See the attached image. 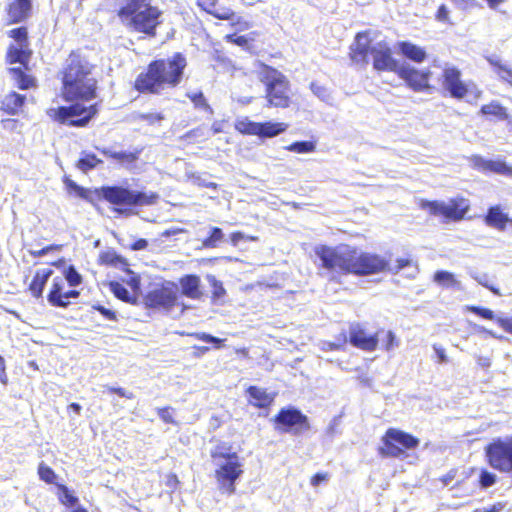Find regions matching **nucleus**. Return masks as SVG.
<instances>
[{"mask_svg":"<svg viewBox=\"0 0 512 512\" xmlns=\"http://www.w3.org/2000/svg\"><path fill=\"white\" fill-rule=\"evenodd\" d=\"M377 337L383 335L381 339L382 348L386 351H390L395 347L399 346V340L397 339L395 333L391 330L380 329L376 332Z\"/></svg>","mask_w":512,"mask_h":512,"instance_id":"37998d69","label":"nucleus"},{"mask_svg":"<svg viewBox=\"0 0 512 512\" xmlns=\"http://www.w3.org/2000/svg\"><path fill=\"white\" fill-rule=\"evenodd\" d=\"M98 104L83 106L78 103L49 108L46 115L53 121L69 127H85L97 115Z\"/></svg>","mask_w":512,"mask_h":512,"instance_id":"ddd939ff","label":"nucleus"},{"mask_svg":"<svg viewBox=\"0 0 512 512\" xmlns=\"http://www.w3.org/2000/svg\"><path fill=\"white\" fill-rule=\"evenodd\" d=\"M38 476L39 478L47 484H55L57 486V478L58 476L54 472V470L48 465L41 463L38 466Z\"/></svg>","mask_w":512,"mask_h":512,"instance_id":"49530a36","label":"nucleus"},{"mask_svg":"<svg viewBox=\"0 0 512 512\" xmlns=\"http://www.w3.org/2000/svg\"><path fill=\"white\" fill-rule=\"evenodd\" d=\"M397 49L402 57L415 63H422L428 57L424 47L410 41H399L397 43Z\"/></svg>","mask_w":512,"mask_h":512,"instance_id":"393cba45","label":"nucleus"},{"mask_svg":"<svg viewBox=\"0 0 512 512\" xmlns=\"http://www.w3.org/2000/svg\"><path fill=\"white\" fill-rule=\"evenodd\" d=\"M186 97L192 102L195 109L202 110L208 114L214 113L212 106L208 103L202 91L188 92Z\"/></svg>","mask_w":512,"mask_h":512,"instance_id":"c9c22d12","label":"nucleus"},{"mask_svg":"<svg viewBox=\"0 0 512 512\" xmlns=\"http://www.w3.org/2000/svg\"><path fill=\"white\" fill-rule=\"evenodd\" d=\"M435 19L438 21V22H441V23H448V24H451V21H450V18H449V10L448 8L446 7V5L444 4H441L436 13H435Z\"/></svg>","mask_w":512,"mask_h":512,"instance_id":"6e6d98bb","label":"nucleus"},{"mask_svg":"<svg viewBox=\"0 0 512 512\" xmlns=\"http://www.w3.org/2000/svg\"><path fill=\"white\" fill-rule=\"evenodd\" d=\"M206 280L208 281L211 287V302L219 303L222 302L223 299L227 295V291L224 287V284L221 280L217 279L216 276L212 274L206 275Z\"/></svg>","mask_w":512,"mask_h":512,"instance_id":"473e14b6","label":"nucleus"},{"mask_svg":"<svg viewBox=\"0 0 512 512\" xmlns=\"http://www.w3.org/2000/svg\"><path fill=\"white\" fill-rule=\"evenodd\" d=\"M186 67V57L180 52L168 58H156L136 75L132 89L139 95H159L180 85Z\"/></svg>","mask_w":512,"mask_h":512,"instance_id":"7ed1b4c3","label":"nucleus"},{"mask_svg":"<svg viewBox=\"0 0 512 512\" xmlns=\"http://www.w3.org/2000/svg\"><path fill=\"white\" fill-rule=\"evenodd\" d=\"M349 342L360 350L372 352L376 350L379 339L376 333L370 335L362 326L356 324L350 327Z\"/></svg>","mask_w":512,"mask_h":512,"instance_id":"aec40b11","label":"nucleus"},{"mask_svg":"<svg viewBox=\"0 0 512 512\" xmlns=\"http://www.w3.org/2000/svg\"><path fill=\"white\" fill-rule=\"evenodd\" d=\"M229 240H230L231 245L236 247L242 241L256 242V241H258V237L253 236V235H245L241 231H234V232L230 233Z\"/></svg>","mask_w":512,"mask_h":512,"instance_id":"09e8293b","label":"nucleus"},{"mask_svg":"<svg viewBox=\"0 0 512 512\" xmlns=\"http://www.w3.org/2000/svg\"><path fill=\"white\" fill-rule=\"evenodd\" d=\"M396 75L414 92H424L431 88V72L427 69L420 70L407 64H401Z\"/></svg>","mask_w":512,"mask_h":512,"instance_id":"a211bd4d","label":"nucleus"},{"mask_svg":"<svg viewBox=\"0 0 512 512\" xmlns=\"http://www.w3.org/2000/svg\"><path fill=\"white\" fill-rule=\"evenodd\" d=\"M100 153L104 155L105 157L115 160L118 163L121 164H132L134 163L138 158L140 154V150L135 151H112L107 148L99 149Z\"/></svg>","mask_w":512,"mask_h":512,"instance_id":"c756f323","label":"nucleus"},{"mask_svg":"<svg viewBox=\"0 0 512 512\" xmlns=\"http://www.w3.org/2000/svg\"><path fill=\"white\" fill-rule=\"evenodd\" d=\"M433 280L437 284H439L443 287H446V288H449V287L456 288V289L461 288V283L459 280H457L456 276L453 273L446 271V270L436 271L434 273Z\"/></svg>","mask_w":512,"mask_h":512,"instance_id":"f704fd0d","label":"nucleus"},{"mask_svg":"<svg viewBox=\"0 0 512 512\" xmlns=\"http://www.w3.org/2000/svg\"><path fill=\"white\" fill-rule=\"evenodd\" d=\"M62 248L61 245H58V244H50V245H47L39 250H31L29 253L31 256L33 257H41V256H44L46 254H48L49 252L51 251H58Z\"/></svg>","mask_w":512,"mask_h":512,"instance_id":"4d7b16f0","label":"nucleus"},{"mask_svg":"<svg viewBox=\"0 0 512 512\" xmlns=\"http://www.w3.org/2000/svg\"><path fill=\"white\" fill-rule=\"evenodd\" d=\"M314 252L320 259L322 268L344 275L368 276L389 268V261L381 255L360 251L347 244L336 247L319 245Z\"/></svg>","mask_w":512,"mask_h":512,"instance_id":"f257e3e1","label":"nucleus"},{"mask_svg":"<svg viewBox=\"0 0 512 512\" xmlns=\"http://www.w3.org/2000/svg\"><path fill=\"white\" fill-rule=\"evenodd\" d=\"M258 123L249 120L248 118H242L236 120L234 127L235 130L242 135H253L257 136L258 134Z\"/></svg>","mask_w":512,"mask_h":512,"instance_id":"a19ab883","label":"nucleus"},{"mask_svg":"<svg viewBox=\"0 0 512 512\" xmlns=\"http://www.w3.org/2000/svg\"><path fill=\"white\" fill-rule=\"evenodd\" d=\"M271 421L275 431L280 434L300 436L311 430L309 417L293 406L281 408Z\"/></svg>","mask_w":512,"mask_h":512,"instance_id":"4468645a","label":"nucleus"},{"mask_svg":"<svg viewBox=\"0 0 512 512\" xmlns=\"http://www.w3.org/2000/svg\"><path fill=\"white\" fill-rule=\"evenodd\" d=\"M418 206L430 216L440 217L443 222L462 221L471 207L469 200L461 195L452 197L447 202L420 199Z\"/></svg>","mask_w":512,"mask_h":512,"instance_id":"f8f14e48","label":"nucleus"},{"mask_svg":"<svg viewBox=\"0 0 512 512\" xmlns=\"http://www.w3.org/2000/svg\"><path fill=\"white\" fill-rule=\"evenodd\" d=\"M288 125L283 122H259L258 134L260 138H272L286 131Z\"/></svg>","mask_w":512,"mask_h":512,"instance_id":"7c9ffc66","label":"nucleus"},{"mask_svg":"<svg viewBox=\"0 0 512 512\" xmlns=\"http://www.w3.org/2000/svg\"><path fill=\"white\" fill-rule=\"evenodd\" d=\"M484 222L486 225L495 228L497 230H504L508 223H511V219L508 218L499 205L489 207L486 215L484 216Z\"/></svg>","mask_w":512,"mask_h":512,"instance_id":"cd10ccee","label":"nucleus"},{"mask_svg":"<svg viewBox=\"0 0 512 512\" xmlns=\"http://www.w3.org/2000/svg\"><path fill=\"white\" fill-rule=\"evenodd\" d=\"M164 118V114H162L161 112L141 113L138 115V119L146 122L148 125L160 123L162 120H164Z\"/></svg>","mask_w":512,"mask_h":512,"instance_id":"864d4df0","label":"nucleus"},{"mask_svg":"<svg viewBox=\"0 0 512 512\" xmlns=\"http://www.w3.org/2000/svg\"><path fill=\"white\" fill-rule=\"evenodd\" d=\"M475 280L482 286H484L485 288L489 289L493 294L497 295V296H500L501 295V291L498 287H496L495 285L493 284H490L487 280L485 279H482L481 277H478L476 276L475 277Z\"/></svg>","mask_w":512,"mask_h":512,"instance_id":"338daca9","label":"nucleus"},{"mask_svg":"<svg viewBox=\"0 0 512 512\" xmlns=\"http://www.w3.org/2000/svg\"><path fill=\"white\" fill-rule=\"evenodd\" d=\"M441 87L451 98L478 101L483 97V91L474 81H465L462 71L456 66H446L441 74Z\"/></svg>","mask_w":512,"mask_h":512,"instance_id":"9d476101","label":"nucleus"},{"mask_svg":"<svg viewBox=\"0 0 512 512\" xmlns=\"http://www.w3.org/2000/svg\"><path fill=\"white\" fill-rule=\"evenodd\" d=\"M488 61L498 78L512 86V67L497 59H489Z\"/></svg>","mask_w":512,"mask_h":512,"instance_id":"e433bc0d","label":"nucleus"},{"mask_svg":"<svg viewBox=\"0 0 512 512\" xmlns=\"http://www.w3.org/2000/svg\"><path fill=\"white\" fill-rule=\"evenodd\" d=\"M96 65L81 49L71 50L57 72L61 96L66 102H89L98 96Z\"/></svg>","mask_w":512,"mask_h":512,"instance_id":"f03ea898","label":"nucleus"},{"mask_svg":"<svg viewBox=\"0 0 512 512\" xmlns=\"http://www.w3.org/2000/svg\"><path fill=\"white\" fill-rule=\"evenodd\" d=\"M286 149L299 154L311 153L315 151L316 144L314 141H296L288 145Z\"/></svg>","mask_w":512,"mask_h":512,"instance_id":"c03bdc74","label":"nucleus"},{"mask_svg":"<svg viewBox=\"0 0 512 512\" xmlns=\"http://www.w3.org/2000/svg\"><path fill=\"white\" fill-rule=\"evenodd\" d=\"M497 325L505 332L512 335V316L511 317H497L495 319Z\"/></svg>","mask_w":512,"mask_h":512,"instance_id":"bf43d9fd","label":"nucleus"},{"mask_svg":"<svg viewBox=\"0 0 512 512\" xmlns=\"http://www.w3.org/2000/svg\"><path fill=\"white\" fill-rule=\"evenodd\" d=\"M165 484L172 491H176L180 486V480L175 473H169L166 475Z\"/></svg>","mask_w":512,"mask_h":512,"instance_id":"e2e57ef3","label":"nucleus"},{"mask_svg":"<svg viewBox=\"0 0 512 512\" xmlns=\"http://www.w3.org/2000/svg\"><path fill=\"white\" fill-rule=\"evenodd\" d=\"M328 479H329V474L327 472H318V473H315L310 478V483L312 486L317 487L321 483L326 482Z\"/></svg>","mask_w":512,"mask_h":512,"instance_id":"0e129e2a","label":"nucleus"},{"mask_svg":"<svg viewBox=\"0 0 512 512\" xmlns=\"http://www.w3.org/2000/svg\"><path fill=\"white\" fill-rule=\"evenodd\" d=\"M82 281V275L73 265L65 267L61 275L52 278L47 293V301L53 307H68L71 304V299H77L80 296V291L76 287Z\"/></svg>","mask_w":512,"mask_h":512,"instance_id":"1a4fd4ad","label":"nucleus"},{"mask_svg":"<svg viewBox=\"0 0 512 512\" xmlns=\"http://www.w3.org/2000/svg\"><path fill=\"white\" fill-rule=\"evenodd\" d=\"M181 293L192 300H199L204 296L201 289V279L196 274H186L179 279Z\"/></svg>","mask_w":512,"mask_h":512,"instance_id":"b1692460","label":"nucleus"},{"mask_svg":"<svg viewBox=\"0 0 512 512\" xmlns=\"http://www.w3.org/2000/svg\"><path fill=\"white\" fill-rule=\"evenodd\" d=\"M9 38L14 40L19 46H30L28 29L26 26H19L7 32Z\"/></svg>","mask_w":512,"mask_h":512,"instance_id":"79ce46f5","label":"nucleus"},{"mask_svg":"<svg viewBox=\"0 0 512 512\" xmlns=\"http://www.w3.org/2000/svg\"><path fill=\"white\" fill-rule=\"evenodd\" d=\"M469 161L473 169L482 173L512 176V167L503 160L485 159L481 155L474 154L470 156Z\"/></svg>","mask_w":512,"mask_h":512,"instance_id":"6ab92c4d","label":"nucleus"},{"mask_svg":"<svg viewBox=\"0 0 512 512\" xmlns=\"http://www.w3.org/2000/svg\"><path fill=\"white\" fill-rule=\"evenodd\" d=\"M231 445L225 442L219 443L210 452L212 459H224L225 462L218 465L214 471V477L219 490L227 495L236 491V481L243 474V464L236 452L231 451Z\"/></svg>","mask_w":512,"mask_h":512,"instance_id":"6e6552de","label":"nucleus"},{"mask_svg":"<svg viewBox=\"0 0 512 512\" xmlns=\"http://www.w3.org/2000/svg\"><path fill=\"white\" fill-rule=\"evenodd\" d=\"M502 509H503V504L498 502V503L491 505L490 507L475 509L474 512H499Z\"/></svg>","mask_w":512,"mask_h":512,"instance_id":"774afa93","label":"nucleus"},{"mask_svg":"<svg viewBox=\"0 0 512 512\" xmlns=\"http://www.w3.org/2000/svg\"><path fill=\"white\" fill-rule=\"evenodd\" d=\"M245 393L248 398V404L257 409H268L275 400L273 393H269L265 388L256 385L248 386Z\"/></svg>","mask_w":512,"mask_h":512,"instance_id":"5701e85b","label":"nucleus"},{"mask_svg":"<svg viewBox=\"0 0 512 512\" xmlns=\"http://www.w3.org/2000/svg\"><path fill=\"white\" fill-rule=\"evenodd\" d=\"M52 274L53 271L51 269H39L34 273L33 278L27 287V290L32 297L39 299L43 296L45 285Z\"/></svg>","mask_w":512,"mask_h":512,"instance_id":"bb28decb","label":"nucleus"},{"mask_svg":"<svg viewBox=\"0 0 512 512\" xmlns=\"http://www.w3.org/2000/svg\"><path fill=\"white\" fill-rule=\"evenodd\" d=\"M97 200H105L114 210L129 215L136 207L155 205L159 194L154 191H137L120 185L101 186L94 190Z\"/></svg>","mask_w":512,"mask_h":512,"instance_id":"423d86ee","label":"nucleus"},{"mask_svg":"<svg viewBox=\"0 0 512 512\" xmlns=\"http://www.w3.org/2000/svg\"><path fill=\"white\" fill-rule=\"evenodd\" d=\"M32 50L30 46H16L10 44L6 50L5 61L8 64L20 63L28 69V63L32 57Z\"/></svg>","mask_w":512,"mask_h":512,"instance_id":"a878e982","label":"nucleus"},{"mask_svg":"<svg viewBox=\"0 0 512 512\" xmlns=\"http://www.w3.org/2000/svg\"><path fill=\"white\" fill-rule=\"evenodd\" d=\"M467 310L472 312L473 314H475L481 318L487 319V320H495L497 318V317H495L494 312L491 309L486 308V307L472 305V306H468Z\"/></svg>","mask_w":512,"mask_h":512,"instance_id":"603ef678","label":"nucleus"},{"mask_svg":"<svg viewBox=\"0 0 512 512\" xmlns=\"http://www.w3.org/2000/svg\"><path fill=\"white\" fill-rule=\"evenodd\" d=\"M64 183H65L66 188L68 189L69 192H74L80 198H83V199L91 201L89 199V191L87 189H85L84 187L79 186L76 182H74L73 180H71L69 178H65L64 179Z\"/></svg>","mask_w":512,"mask_h":512,"instance_id":"de8ad7c7","label":"nucleus"},{"mask_svg":"<svg viewBox=\"0 0 512 512\" xmlns=\"http://www.w3.org/2000/svg\"><path fill=\"white\" fill-rule=\"evenodd\" d=\"M157 414L165 423H174L175 422L173 419V416H172V408L169 406L158 408Z\"/></svg>","mask_w":512,"mask_h":512,"instance_id":"680f3d73","label":"nucleus"},{"mask_svg":"<svg viewBox=\"0 0 512 512\" xmlns=\"http://www.w3.org/2000/svg\"><path fill=\"white\" fill-rule=\"evenodd\" d=\"M9 73L12 75L15 80L16 86L20 90H28L37 87V80L34 76L27 74L20 67H12L9 68Z\"/></svg>","mask_w":512,"mask_h":512,"instance_id":"c85d7f7f","label":"nucleus"},{"mask_svg":"<svg viewBox=\"0 0 512 512\" xmlns=\"http://www.w3.org/2000/svg\"><path fill=\"white\" fill-rule=\"evenodd\" d=\"M103 161L98 158L94 153H83L77 160L76 167L83 172L90 171L102 164Z\"/></svg>","mask_w":512,"mask_h":512,"instance_id":"58836bf2","label":"nucleus"},{"mask_svg":"<svg viewBox=\"0 0 512 512\" xmlns=\"http://www.w3.org/2000/svg\"><path fill=\"white\" fill-rule=\"evenodd\" d=\"M497 481V477L494 473L487 469H481L479 474V485L481 488H488L494 485Z\"/></svg>","mask_w":512,"mask_h":512,"instance_id":"8fccbe9b","label":"nucleus"},{"mask_svg":"<svg viewBox=\"0 0 512 512\" xmlns=\"http://www.w3.org/2000/svg\"><path fill=\"white\" fill-rule=\"evenodd\" d=\"M224 239V233L219 227H212L207 237L202 240V247L206 249L217 248Z\"/></svg>","mask_w":512,"mask_h":512,"instance_id":"ea45409f","label":"nucleus"},{"mask_svg":"<svg viewBox=\"0 0 512 512\" xmlns=\"http://www.w3.org/2000/svg\"><path fill=\"white\" fill-rule=\"evenodd\" d=\"M479 112L483 116H492L499 120L508 118L507 109L497 101H491L482 105Z\"/></svg>","mask_w":512,"mask_h":512,"instance_id":"72a5a7b5","label":"nucleus"},{"mask_svg":"<svg viewBox=\"0 0 512 512\" xmlns=\"http://www.w3.org/2000/svg\"><path fill=\"white\" fill-rule=\"evenodd\" d=\"M106 389H107L108 393L116 394V395H118L121 398H126V399H133L134 398V394L132 392L127 391L126 389L121 388V387H110V386H107Z\"/></svg>","mask_w":512,"mask_h":512,"instance_id":"13d9d810","label":"nucleus"},{"mask_svg":"<svg viewBox=\"0 0 512 512\" xmlns=\"http://www.w3.org/2000/svg\"><path fill=\"white\" fill-rule=\"evenodd\" d=\"M310 89L319 98L324 99L328 95L327 94V89L324 86H322L319 83H317V82H312L310 84Z\"/></svg>","mask_w":512,"mask_h":512,"instance_id":"69168bd1","label":"nucleus"},{"mask_svg":"<svg viewBox=\"0 0 512 512\" xmlns=\"http://www.w3.org/2000/svg\"><path fill=\"white\" fill-rule=\"evenodd\" d=\"M117 16L130 32L146 38H155L163 22V11L150 0H125L117 10Z\"/></svg>","mask_w":512,"mask_h":512,"instance_id":"20e7f679","label":"nucleus"},{"mask_svg":"<svg viewBox=\"0 0 512 512\" xmlns=\"http://www.w3.org/2000/svg\"><path fill=\"white\" fill-rule=\"evenodd\" d=\"M257 78L265 87L266 106L269 108L287 109L293 103L291 83L286 75L278 69L259 63Z\"/></svg>","mask_w":512,"mask_h":512,"instance_id":"0eeeda50","label":"nucleus"},{"mask_svg":"<svg viewBox=\"0 0 512 512\" xmlns=\"http://www.w3.org/2000/svg\"><path fill=\"white\" fill-rule=\"evenodd\" d=\"M178 294L173 282H165L149 290L143 297V303L149 309L169 311L177 305Z\"/></svg>","mask_w":512,"mask_h":512,"instance_id":"dca6fc26","label":"nucleus"},{"mask_svg":"<svg viewBox=\"0 0 512 512\" xmlns=\"http://www.w3.org/2000/svg\"><path fill=\"white\" fill-rule=\"evenodd\" d=\"M26 96L15 91L5 94L0 100V111L4 115L16 116L24 111Z\"/></svg>","mask_w":512,"mask_h":512,"instance_id":"4be33fe9","label":"nucleus"},{"mask_svg":"<svg viewBox=\"0 0 512 512\" xmlns=\"http://www.w3.org/2000/svg\"><path fill=\"white\" fill-rule=\"evenodd\" d=\"M57 498L65 507H74L79 502L78 497L64 484H57Z\"/></svg>","mask_w":512,"mask_h":512,"instance_id":"4c0bfd02","label":"nucleus"},{"mask_svg":"<svg viewBox=\"0 0 512 512\" xmlns=\"http://www.w3.org/2000/svg\"><path fill=\"white\" fill-rule=\"evenodd\" d=\"M202 136V129L200 127H196L187 131L181 138L186 140L188 143H195V139Z\"/></svg>","mask_w":512,"mask_h":512,"instance_id":"052dcab7","label":"nucleus"},{"mask_svg":"<svg viewBox=\"0 0 512 512\" xmlns=\"http://www.w3.org/2000/svg\"><path fill=\"white\" fill-rule=\"evenodd\" d=\"M420 445V439L399 428H388L381 437L378 454L383 458H405L408 451L415 450Z\"/></svg>","mask_w":512,"mask_h":512,"instance_id":"9b49d317","label":"nucleus"},{"mask_svg":"<svg viewBox=\"0 0 512 512\" xmlns=\"http://www.w3.org/2000/svg\"><path fill=\"white\" fill-rule=\"evenodd\" d=\"M196 5L201 11L216 19L229 21L230 25L237 30H244L248 27L243 17L231 8L221 6L219 0H197Z\"/></svg>","mask_w":512,"mask_h":512,"instance_id":"f3484780","label":"nucleus"},{"mask_svg":"<svg viewBox=\"0 0 512 512\" xmlns=\"http://www.w3.org/2000/svg\"><path fill=\"white\" fill-rule=\"evenodd\" d=\"M98 262L100 265L117 266L123 263L124 259L114 251H105L100 253Z\"/></svg>","mask_w":512,"mask_h":512,"instance_id":"a18cd8bd","label":"nucleus"},{"mask_svg":"<svg viewBox=\"0 0 512 512\" xmlns=\"http://www.w3.org/2000/svg\"><path fill=\"white\" fill-rule=\"evenodd\" d=\"M488 465L500 473H512V435L495 438L484 448Z\"/></svg>","mask_w":512,"mask_h":512,"instance_id":"2eb2a0df","label":"nucleus"},{"mask_svg":"<svg viewBox=\"0 0 512 512\" xmlns=\"http://www.w3.org/2000/svg\"><path fill=\"white\" fill-rule=\"evenodd\" d=\"M108 287L113 295L128 304L136 305L138 303V295L130 293L122 283L118 281H110Z\"/></svg>","mask_w":512,"mask_h":512,"instance_id":"2f4dec72","label":"nucleus"},{"mask_svg":"<svg viewBox=\"0 0 512 512\" xmlns=\"http://www.w3.org/2000/svg\"><path fill=\"white\" fill-rule=\"evenodd\" d=\"M32 12V0H12L6 7L7 25L26 21Z\"/></svg>","mask_w":512,"mask_h":512,"instance_id":"412c9836","label":"nucleus"},{"mask_svg":"<svg viewBox=\"0 0 512 512\" xmlns=\"http://www.w3.org/2000/svg\"><path fill=\"white\" fill-rule=\"evenodd\" d=\"M93 309L98 311L105 319L116 322L118 320L117 313L100 304L94 305Z\"/></svg>","mask_w":512,"mask_h":512,"instance_id":"5fc2aeb1","label":"nucleus"},{"mask_svg":"<svg viewBox=\"0 0 512 512\" xmlns=\"http://www.w3.org/2000/svg\"><path fill=\"white\" fill-rule=\"evenodd\" d=\"M370 35V30L360 31L355 35L354 42L349 48L350 59L355 63L367 64L368 56L372 55V65L376 71L396 74L401 64L394 58L391 47L385 41L373 45Z\"/></svg>","mask_w":512,"mask_h":512,"instance_id":"39448f33","label":"nucleus"},{"mask_svg":"<svg viewBox=\"0 0 512 512\" xmlns=\"http://www.w3.org/2000/svg\"><path fill=\"white\" fill-rule=\"evenodd\" d=\"M194 337L200 341L212 343L216 349L222 348L225 342V339L215 337L205 332L195 333Z\"/></svg>","mask_w":512,"mask_h":512,"instance_id":"3c124183","label":"nucleus"}]
</instances>
